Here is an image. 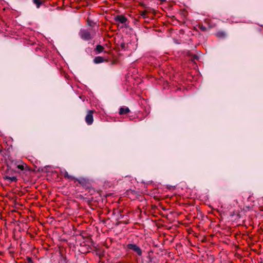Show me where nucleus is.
Listing matches in <instances>:
<instances>
[{
    "instance_id": "423d86ee",
    "label": "nucleus",
    "mask_w": 263,
    "mask_h": 263,
    "mask_svg": "<svg viewBox=\"0 0 263 263\" xmlns=\"http://www.w3.org/2000/svg\"><path fill=\"white\" fill-rule=\"evenodd\" d=\"M4 179L6 180H8L9 183H11L13 182H16L17 180V178L14 176L9 177L8 176H5L4 177Z\"/></svg>"
},
{
    "instance_id": "20e7f679",
    "label": "nucleus",
    "mask_w": 263,
    "mask_h": 263,
    "mask_svg": "<svg viewBox=\"0 0 263 263\" xmlns=\"http://www.w3.org/2000/svg\"><path fill=\"white\" fill-rule=\"evenodd\" d=\"M15 165L17 168L20 170L21 171H24L27 170V165L22 161H16L15 163Z\"/></svg>"
},
{
    "instance_id": "9b49d317",
    "label": "nucleus",
    "mask_w": 263,
    "mask_h": 263,
    "mask_svg": "<svg viewBox=\"0 0 263 263\" xmlns=\"http://www.w3.org/2000/svg\"><path fill=\"white\" fill-rule=\"evenodd\" d=\"M217 35L219 37H223L226 36V34L224 32H219L217 33Z\"/></svg>"
},
{
    "instance_id": "39448f33",
    "label": "nucleus",
    "mask_w": 263,
    "mask_h": 263,
    "mask_svg": "<svg viewBox=\"0 0 263 263\" xmlns=\"http://www.w3.org/2000/svg\"><path fill=\"white\" fill-rule=\"evenodd\" d=\"M127 18L126 17L123 15H117L115 17V21L117 22H119L122 24H124L127 21Z\"/></svg>"
},
{
    "instance_id": "4468645a",
    "label": "nucleus",
    "mask_w": 263,
    "mask_h": 263,
    "mask_svg": "<svg viewBox=\"0 0 263 263\" xmlns=\"http://www.w3.org/2000/svg\"><path fill=\"white\" fill-rule=\"evenodd\" d=\"M28 261H29V262H31V259L30 258H29L28 259Z\"/></svg>"
},
{
    "instance_id": "f8f14e48",
    "label": "nucleus",
    "mask_w": 263,
    "mask_h": 263,
    "mask_svg": "<svg viewBox=\"0 0 263 263\" xmlns=\"http://www.w3.org/2000/svg\"><path fill=\"white\" fill-rule=\"evenodd\" d=\"M64 177H66L67 178H70V179H73V177H72V176L69 175L68 172L66 171H64Z\"/></svg>"
},
{
    "instance_id": "ddd939ff",
    "label": "nucleus",
    "mask_w": 263,
    "mask_h": 263,
    "mask_svg": "<svg viewBox=\"0 0 263 263\" xmlns=\"http://www.w3.org/2000/svg\"><path fill=\"white\" fill-rule=\"evenodd\" d=\"M201 29L202 30H205V27H202L201 28Z\"/></svg>"
},
{
    "instance_id": "6e6552de",
    "label": "nucleus",
    "mask_w": 263,
    "mask_h": 263,
    "mask_svg": "<svg viewBox=\"0 0 263 263\" xmlns=\"http://www.w3.org/2000/svg\"><path fill=\"white\" fill-rule=\"evenodd\" d=\"M105 61L104 59L102 57H96L93 59V62L96 64H99Z\"/></svg>"
},
{
    "instance_id": "9d476101",
    "label": "nucleus",
    "mask_w": 263,
    "mask_h": 263,
    "mask_svg": "<svg viewBox=\"0 0 263 263\" xmlns=\"http://www.w3.org/2000/svg\"><path fill=\"white\" fill-rule=\"evenodd\" d=\"M43 2L44 1H33V3L36 5V7L38 8L40 7L41 5L43 4Z\"/></svg>"
},
{
    "instance_id": "f257e3e1",
    "label": "nucleus",
    "mask_w": 263,
    "mask_h": 263,
    "mask_svg": "<svg viewBox=\"0 0 263 263\" xmlns=\"http://www.w3.org/2000/svg\"><path fill=\"white\" fill-rule=\"evenodd\" d=\"M127 249L136 252L139 256H141L142 252L140 248L134 243H129L127 245Z\"/></svg>"
},
{
    "instance_id": "7ed1b4c3",
    "label": "nucleus",
    "mask_w": 263,
    "mask_h": 263,
    "mask_svg": "<svg viewBox=\"0 0 263 263\" xmlns=\"http://www.w3.org/2000/svg\"><path fill=\"white\" fill-rule=\"evenodd\" d=\"M93 111L92 110H88L87 114L85 117V121L88 125H91L93 121Z\"/></svg>"
},
{
    "instance_id": "f03ea898",
    "label": "nucleus",
    "mask_w": 263,
    "mask_h": 263,
    "mask_svg": "<svg viewBox=\"0 0 263 263\" xmlns=\"http://www.w3.org/2000/svg\"><path fill=\"white\" fill-rule=\"evenodd\" d=\"M79 34L83 40L88 41L91 39L90 32L86 30H81Z\"/></svg>"
},
{
    "instance_id": "0eeeda50",
    "label": "nucleus",
    "mask_w": 263,
    "mask_h": 263,
    "mask_svg": "<svg viewBox=\"0 0 263 263\" xmlns=\"http://www.w3.org/2000/svg\"><path fill=\"white\" fill-rule=\"evenodd\" d=\"M129 112V109L127 107H122L120 108L119 114L120 115L127 114Z\"/></svg>"
},
{
    "instance_id": "1a4fd4ad",
    "label": "nucleus",
    "mask_w": 263,
    "mask_h": 263,
    "mask_svg": "<svg viewBox=\"0 0 263 263\" xmlns=\"http://www.w3.org/2000/svg\"><path fill=\"white\" fill-rule=\"evenodd\" d=\"M104 50V48L101 45H98L96 47V50L98 52V53H101Z\"/></svg>"
}]
</instances>
